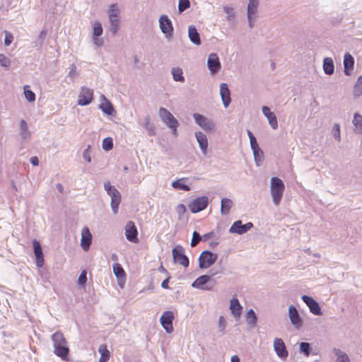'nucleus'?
Masks as SVG:
<instances>
[{
    "instance_id": "1",
    "label": "nucleus",
    "mask_w": 362,
    "mask_h": 362,
    "mask_svg": "<svg viewBox=\"0 0 362 362\" xmlns=\"http://www.w3.org/2000/svg\"><path fill=\"white\" fill-rule=\"evenodd\" d=\"M51 338L53 342L54 353L64 361H68L69 348L64 334L61 332H56Z\"/></svg>"
},
{
    "instance_id": "2",
    "label": "nucleus",
    "mask_w": 362,
    "mask_h": 362,
    "mask_svg": "<svg viewBox=\"0 0 362 362\" xmlns=\"http://www.w3.org/2000/svg\"><path fill=\"white\" fill-rule=\"evenodd\" d=\"M120 10L117 4H112L109 6L107 14L110 23L109 30L115 35L120 28Z\"/></svg>"
},
{
    "instance_id": "3",
    "label": "nucleus",
    "mask_w": 362,
    "mask_h": 362,
    "mask_svg": "<svg viewBox=\"0 0 362 362\" xmlns=\"http://www.w3.org/2000/svg\"><path fill=\"white\" fill-rule=\"evenodd\" d=\"M284 184L279 177H274L271 179L270 192L272 200L276 206L280 204L284 191Z\"/></svg>"
},
{
    "instance_id": "4",
    "label": "nucleus",
    "mask_w": 362,
    "mask_h": 362,
    "mask_svg": "<svg viewBox=\"0 0 362 362\" xmlns=\"http://www.w3.org/2000/svg\"><path fill=\"white\" fill-rule=\"evenodd\" d=\"M104 188L107 194L111 197V208L112 212L116 214L118 212L119 205L121 202V194L112 185L110 181H106L104 183Z\"/></svg>"
},
{
    "instance_id": "5",
    "label": "nucleus",
    "mask_w": 362,
    "mask_h": 362,
    "mask_svg": "<svg viewBox=\"0 0 362 362\" xmlns=\"http://www.w3.org/2000/svg\"><path fill=\"white\" fill-rule=\"evenodd\" d=\"M218 257V255L212 253L210 251L205 250L201 253L199 257V267L200 269L209 268L215 263Z\"/></svg>"
},
{
    "instance_id": "6",
    "label": "nucleus",
    "mask_w": 362,
    "mask_h": 362,
    "mask_svg": "<svg viewBox=\"0 0 362 362\" xmlns=\"http://www.w3.org/2000/svg\"><path fill=\"white\" fill-rule=\"evenodd\" d=\"M173 260L184 267L187 268L189 266V259L185 255V249L182 246L178 245L175 246L172 251Z\"/></svg>"
},
{
    "instance_id": "7",
    "label": "nucleus",
    "mask_w": 362,
    "mask_h": 362,
    "mask_svg": "<svg viewBox=\"0 0 362 362\" xmlns=\"http://www.w3.org/2000/svg\"><path fill=\"white\" fill-rule=\"evenodd\" d=\"M158 115L168 127H178L179 122L176 118L165 107H160Z\"/></svg>"
},
{
    "instance_id": "8",
    "label": "nucleus",
    "mask_w": 362,
    "mask_h": 362,
    "mask_svg": "<svg viewBox=\"0 0 362 362\" xmlns=\"http://www.w3.org/2000/svg\"><path fill=\"white\" fill-rule=\"evenodd\" d=\"M259 4V0H249L247 8V18L248 26L252 28L257 18V8Z\"/></svg>"
},
{
    "instance_id": "9",
    "label": "nucleus",
    "mask_w": 362,
    "mask_h": 362,
    "mask_svg": "<svg viewBox=\"0 0 362 362\" xmlns=\"http://www.w3.org/2000/svg\"><path fill=\"white\" fill-rule=\"evenodd\" d=\"M218 272H214L211 276L209 275H202L198 277L192 284V287L197 288L202 290L209 291L211 290L214 284L209 285V284L211 282V277L214 275H216Z\"/></svg>"
},
{
    "instance_id": "10",
    "label": "nucleus",
    "mask_w": 362,
    "mask_h": 362,
    "mask_svg": "<svg viewBox=\"0 0 362 362\" xmlns=\"http://www.w3.org/2000/svg\"><path fill=\"white\" fill-rule=\"evenodd\" d=\"M193 117L196 124L204 131L211 132L215 129V124L211 119L199 113H194Z\"/></svg>"
},
{
    "instance_id": "11",
    "label": "nucleus",
    "mask_w": 362,
    "mask_h": 362,
    "mask_svg": "<svg viewBox=\"0 0 362 362\" xmlns=\"http://www.w3.org/2000/svg\"><path fill=\"white\" fill-rule=\"evenodd\" d=\"M92 28H93V33H92L93 42L97 47H100L104 44L103 39L99 38V37L101 36L103 33L102 24L99 21H95L92 24Z\"/></svg>"
},
{
    "instance_id": "12",
    "label": "nucleus",
    "mask_w": 362,
    "mask_h": 362,
    "mask_svg": "<svg viewBox=\"0 0 362 362\" xmlns=\"http://www.w3.org/2000/svg\"><path fill=\"white\" fill-rule=\"evenodd\" d=\"M159 27L167 38L172 37L173 27L170 19L166 15H161L159 18Z\"/></svg>"
},
{
    "instance_id": "13",
    "label": "nucleus",
    "mask_w": 362,
    "mask_h": 362,
    "mask_svg": "<svg viewBox=\"0 0 362 362\" xmlns=\"http://www.w3.org/2000/svg\"><path fill=\"white\" fill-rule=\"evenodd\" d=\"M93 98V90L86 86H82L78 95V104L81 106L88 105Z\"/></svg>"
},
{
    "instance_id": "14",
    "label": "nucleus",
    "mask_w": 362,
    "mask_h": 362,
    "mask_svg": "<svg viewBox=\"0 0 362 362\" xmlns=\"http://www.w3.org/2000/svg\"><path fill=\"white\" fill-rule=\"evenodd\" d=\"M273 346L274 350L279 358L282 360L287 358L288 351L286 349V346L282 339L278 337L274 338Z\"/></svg>"
},
{
    "instance_id": "15",
    "label": "nucleus",
    "mask_w": 362,
    "mask_h": 362,
    "mask_svg": "<svg viewBox=\"0 0 362 362\" xmlns=\"http://www.w3.org/2000/svg\"><path fill=\"white\" fill-rule=\"evenodd\" d=\"M208 197L203 196L194 199L189 204V208L192 213H198L207 207Z\"/></svg>"
},
{
    "instance_id": "16",
    "label": "nucleus",
    "mask_w": 362,
    "mask_h": 362,
    "mask_svg": "<svg viewBox=\"0 0 362 362\" xmlns=\"http://www.w3.org/2000/svg\"><path fill=\"white\" fill-rule=\"evenodd\" d=\"M301 299L308 305L310 311L315 315H321L322 314L319 303L312 297L303 295Z\"/></svg>"
},
{
    "instance_id": "17",
    "label": "nucleus",
    "mask_w": 362,
    "mask_h": 362,
    "mask_svg": "<svg viewBox=\"0 0 362 362\" xmlns=\"http://www.w3.org/2000/svg\"><path fill=\"white\" fill-rule=\"evenodd\" d=\"M174 315L171 311H165L160 317V323L163 329L168 332L171 333L173 331V320Z\"/></svg>"
},
{
    "instance_id": "18",
    "label": "nucleus",
    "mask_w": 362,
    "mask_h": 362,
    "mask_svg": "<svg viewBox=\"0 0 362 362\" xmlns=\"http://www.w3.org/2000/svg\"><path fill=\"white\" fill-rule=\"evenodd\" d=\"M253 227V223L248 222L246 224H242L241 221H237L233 223L229 229L231 233L244 234Z\"/></svg>"
},
{
    "instance_id": "19",
    "label": "nucleus",
    "mask_w": 362,
    "mask_h": 362,
    "mask_svg": "<svg viewBox=\"0 0 362 362\" xmlns=\"http://www.w3.org/2000/svg\"><path fill=\"white\" fill-rule=\"evenodd\" d=\"M207 66L211 74H216L221 69V65L217 54L212 53L209 55Z\"/></svg>"
},
{
    "instance_id": "20",
    "label": "nucleus",
    "mask_w": 362,
    "mask_h": 362,
    "mask_svg": "<svg viewBox=\"0 0 362 362\" xmlns=\"http://www.w3.org/2000/svg\"><path fill=\"white\" fill-rule=\"evenodd\" d=\"M138 231L134 223L132 221H128L125 226V235L127 239L132 243H138Z\"/></svg>"
},
{
    "instance_id": "21",
    "label": "nucleus",
    "mask_w": 362,
    "mask_h": 362,
    "mask_svg": "<svg viewBox=\"0 0 362 362\" xmlns=\"http://www.w3.org/2000/svg\"><path fill=\"white\" fill-rule=\"evenodd\" d=\"M288 317L293 325L296 328H300L303 325V321L299 313L293 305L288 307Z\"/></svg>"
},
{
    "instance_id": "22",
    "label": "nucleus",
    "mask_w": 362,
    "mask_h": 362,
    "mask_svg": "<svg viewBox=\"0 0 362 362\" xmlns=\"http://www.w3.org/2000/svg\"><path fill=\"white\" fill-rule=\"evenodd\" d=\"M92 234L88 227H83L81 231V245L84 251H88L92 242Z\"/></svg>"
},
{
    "instance_id": "23",
    "label": "nucleus",
    "mask_w": 362,
    "mask_h": 362,
    "mask_svg": "<svg viewBox=\"0 0 362 362\" xmlns=\"http://www.w3.org/2000/svg\"><path fill=\"white\" fill-rule=\"evenodd\" d=\"M220 95L224 107L226 108L228 107L231 102L230 92L228 88V84L222 83L220 85Z\"/></svg>"
},
{
    "instance_id": "24",
    "label": "nucleus",
    "mask_w": 362,
    "mask_h": 362,
    "mask_svg": "<svg viewBox=\"0 0 362 362\" xmlns=\"http://www.w3.org/2000/svg\"><path fill=\"white\" fill-rule=\"evenodd\" d=\"M33 250L35 256L36 265L37 267L40 268L44 264V256L41 245L36 240H34L33 241Z\"/></svg>"
},
{
    "instance_id": "25",
    "label": "nucleus",
    "mask_w": 362,
    "mask_h": 362,
    "mask_svg": "<svg viewBox=\"0 0 362 362\" xmlns=\"http://www.w3.org/2000/svg\"><path fill=\"white\" fill-rule=\"evenodd\" d=\"M263 115L268 119V122L273 129H276L278 127V122L275 114L270 111V109L267 106H263L262 107Z\"/></svg>"
},
{
    "instance_id": "26",
    "label": "nucleus",
    "mask_w": 362,
    "mask_h": 362,
    "mask_svg": "<svg viewBox=\"0 0 362 362\" xmlns=\"http://www.w3.org/2000/svg\"><path fill=\"white\" fill-rule=\"evenodd\" d=\"M195 137L203 155H206L209 146L206 136L202 132H195Z\"/></svg>"
},
{
    "instance_id": "27",
    "label": "nucleus",
    "mask_w": 362,
    "mask_h": 362,
    "mask_svg": "<svg viewBox=\"0 0 362 362\" xmlns=\"http://www.w3.org/2000/svg\"><path fill=\"white\" fill-rule=\"evenodd\" d=\"M354 59L351 54L346 52L344 57V74L346 76L351 75V71L354 68Z\"/></svg>"
},
{
    "instance_id": "28",
    "label": "nucleus",
    "mask_w": 362,
    "mask_h": 362,
    "mask_svg": "<svg viewBox=\"0 0 362 362\" xmlns=\"http://www.w3.org/2000/svg\"><path fill=\"white\" fill-rule=\"evenodd\" d=\"M188 37H189L190 41L193 44H194L196 45H201L202 42H201L199 34L196 27L193 25H190L188 27Z\"/></svg>"
},
{
    "instance_id": "29",
    "label": "nucleus",
    "mask_w": 362,
    "mask_h": 362,
    "mask_svg": "<svg viewBox=\"0 0 362 362\" xmlns=\"http://www.w3.org/2000/svg\"><path fill=\"white\" fill-rule=\"evenodd\" d=\"M230 309L235 318H239L241 315L242 306L236 298H233L230 301Z\"/></svg>"
},
{
    "instance_id": "30",
    "label": "nucleus",
    "mask_w": 362,
    "mask_h": 362,
    "mask_svg": "<svg viewBox=\"0 0 362 362\" xmlns=\"http://www.w3.org/2000/svg\"><path fill=\"white\" fill-rule=\"evenodd\" d=\"M19 134L23 141H27L31 136L30 132L28 129V124L24 119H21L20 122Z\"/></svg>"
},
{
    "instance_id": "31",
    "label": "nucleus",
    "mask_w": 362,
    "mask_h": 362,
    "mask_svg": "<svg viewBox=\"0 0 362 362\" xmlns=\"http://www.w3.org/2000/svg\"><path fill=\"white\" fill-rule=\"evenodd\" d=\"M101 99L103 100L100 105V108L107 115H112L115 111L114 107L109 100H107L104 95H101Z\"/></svg>"
},
{
    "instance_id": "32",
    "label": "nucleus",
    "mask_w": 362,
    "mask_h": 362,
    "mask_svg": "<svg viewBox=\"0 0 362 362\" xmlns=\"http://www.w3.org/2000/svg\"><path fill=\"white\" fill-rule=\"evenodd\" d=\"M354 125V131L356 134H362V115L358 113H355L352 121Z\"/></svg>"
},
{
    "instance_id": "33",
    "label": "nucleus",
    "mask_w": 362,
    "mask_h": 362,
    "mask_svg": "<svg viewBox=\"0 0 362 362\" xmlns=\"http://www.w3.org/2000/svg\"><path fill=\"white\" fill-rule=\"evenodd\" d=\"M323 70L327 75H332L334 71V65L332 58L325 57L323 60Z\"/></svg>"
},
{
    "instance_id": "34",
    "label": "nucleus",
    "mask_w": 362,
    "mask_h": 362,
    "mask_svg": "<svg viewBox=\"0 0 362 362\" xmlns=\"http://www.w3.org/2000/svg\"><path fill=\"white\" fill-rule=\"evenodd\" d=\"M98 352L100 354L99 362H107L110 357V353L107 348V345L105 344L100 345Z\"/></svg>"
},
{
    "instance_id": "35",
    "label": "nucleus",
    "mask_w": 362,
    "mask_h": 362,
    "mask_svg": "<svg viewBox=\"0 0 362 362\" xmlns=\"http://www.w3.org/2000/svg\"><path fill=\"white\" fill-rule=\"evenodd\" d=\"M173 78L175 81L183 83L185 77L183 76V71L180 67H173L171 69Z\"/></svg>"
},
{
    "instance_id": "36",
    "label": "nucleus",
    "mask_w": 362,
    "mask_h": 362,
    "mask_svg": "<svg viewBox=\"0 0 362 362\" xmlns=\"http://www.w3.org/2000/svg\"><path fill=\"white\" fill-rule=\"evenodd\" d=\"M336 356V362H350L349 356L339 349L334 348L332 350Z\"/></svg>"
},
{
    "instance_id": "37",
    "label": "nucleus",
    "mask_w": 362,
    "mask_h": 362,
    "mask_svg": "<svg viewBox=\"0 0 362 362\" xmlns=\"http://www.w3.org/2000/svg\"><path fill=\"white\" fill-rule=\"evenodd\" d=\"M221 213L223 215L228 214L230 211V208L233 206V201L228 198H223L221 199Z\"/></svg>"
},
{
    "instance_id": "38",
    "label": "nucleus",
    "mask_w": 362,
    "mask_h": 362,
    "mask_svg": "<svg viewBox=\"0 0 362 362\" xmlns=\"http://www.w3.org/2000/svg\"><path fill=\"white\" fill-rule=\"evenodd\" d=\"M142 125L147 131L148 135H150V136L156 135V129H155L154 126L151 123V118L149 116H147L144 119Z\"/></svg>"
},
{
    "instance_id": "39",
    "label": "nucleus",
    "mask_w": 362,
    "mask_h": 362,
    "mask_svg": "<svg viewBox=\"0 0 362 362\" xmlns=\"http://www.w3.org/2000/svg\"><path fill=\"white\" fill-rule=\"evenodd\" d=\"M186 178H180L179 180H177L174 181L172 183V187L176 189H180L184 191H189L190 188L185 183V180Z\"/></svg>"
},
{
    "instance_id": "40",
    "label": "nucleus",
    "mask_w": 362,
    "mask_h": 362,
    "mask_svg": "<svg viewBox=\"0 0 362 362\" xmlns=\"http://www.w3.org/2000/svg\"><path fill=\"white\" fill-rule=\"evenodd\" d=\"M245 318H246L247 323L250 327H254L255 325H256V324L257 322V317L256 316L255 313L254 312V310L252 309H250L247 312Z\"/></svg>"
},
{
    "instance_id": "41",
    "label": "nucleus",
    "mask_w": 362,
    "mask_h": 362,
    "mask_svg": "<svg viewBox=\"0 0 362 362\" xmlns=\"http://www.w3.org/2000/svg\"><path fill=\"white\" fill-rule=\"evenodd\" d=\"M353 94L355 98L362 95V76H360L354 84Z\"/></svg>"
},
{
    "instance_id": "42",
    "label": "nucleus",
    "mask_w": 362,
    "mask_h": 362,
    "mask_svg": "<svg viewBox=\"0 0 362 362\" xmlns=\"http://www.w3.org/2000/svg\"><path fill=\"white\" fill-rule=\"evenodd\" d=\"M223 11L226 13V19L228 22H233L235 20V13L233 7L224 6Z\"/></svg>"
},
{
    "instance_id": "43",
    "label": "nucleus",
    "mask_w": 362,
    "mask_h": 362,
    "mask_svg": "<svg viewBox=\"0 0 362 362\" xmlns=\"http://www.w3.org/2000/svg\"><path fill=\"white\" fill-rule=\"evenodd\" d=\"M255 163L259 166L264 160V153L260 148L252 151Z\"/></svg>"
},
{
    "instance_id": "44",
    "label": "nucleus",
    "mask_w": 362,
    "mask_h": 362,
    "mask_svg": "<svg viewBox=\"0 0 362 362\" xmlns=\"http://www.w3.org/2000/svg\"><path fill=\"white\" fill-rule=\"evenodd\" d=\"M300 352L303 354L305 356H309L311 352L310 344L308 342H300L299 344Z\"/></svg>"
},
{
    "instance_id": "45",
    "label": "nucleus",
    "mask_w": 362,
    "mask_h": 362,
    "mask_svg": "<svg viewBox=\"0 0 362 362\" xmlns=\"http://www.w3.org/2000/svg\"><path fill=\"white\" fill-rule=\"evenodd\" d=\"M332 133L335 140L339 142L341 141V132L340 125L339 123H335L333 125Z\"/></svg>"
},
{
    "instance_id": "46",
    "label": "nucleus",
    "mask_w": 362,
    "mask_h": 362,
    "mask_svg": "<svg viewBox=\"0 0 362 362\" xmlns=\"http://www.w3.org/2000/svg\"><path fill=\"white\" fill-rule=\"evenodd\" d=\"M102 147L105 151H110L113 148V141L112 139L110 137H107L103 139Z\"/></svg>"
},
{
    "instance_id": "47",
    "label": "nucleus",
    "mask_w": 362,
    "mask_h": 362,
    "mask_svg": "<svg viewBox=\"0 0 362 362\" xmlns=\"http://www.w3.org/2000/svg\"><path fill=\"white\" fill-rule=\"evenodd\" d=\"M79 76V73L76 70V66L72 64L69 66V71L68 74V76L71 79V81L74 82V79Z\"/></svg>"
},
{
    "instance_id": "48",
    "label": "nucleus",
    "mask_w": 362,
    "mask_h": 362,
    "mask_svg": "<svg viewBox=\"0 0 362 362\" xmlns=\"http://www.w3.org/2000/svg\"><path fill=\"white\" fill-rule=\"evenodd\" d=\"M201 240H202V236H201L197 231H194L190 243L191 247H196Z\"/></svg>"
},
{
    "instance_id": "49",
    "label": "nucleus",
    "mask_w": 362,
    "mask_h": 362,
    "mask_svg": "<svg viewBox=\"0 0 362 362\" xmlns=\"http://www.w3.org/2000/svg\"><path fill=\"white\" fill-rule=\"evenodd\" d=\"M226 327V321L223 316H220L218 318V332L221 335H224L226 333L225 329Z\"/></svg>"
},
{
    "instance_id": "50",
    "label": "nucleus",
    "mask_w": 362,
    "mask_h": 362,
    "mask_svg": "<svg viewBox=\"0 0 362 362\" xmlns=\"http://www.w3.org/2000/svg\"><path fill=\"white\" fill-rule=\"evenodd\" d=\"M190 6L189 0H179L178 11L180 13L183 12Z\"/></svg>"
},
{
    "instance_id": "51",
    "label": "nucleus",
    "mask_w": 362,
    "mask_h": 362,
    "mask_svg": "<svg viewBox=\"0 0 362 362\" xmlns=\"http://www.w3.org/2000/svg\"><path fill=\"white\" fill-rule=\"evenodd\" d=\"M113 272H114L115 276L118 278L122 277L124 276V271L119 264H117L113 266Z\"/></svg>"
},
{
    "instance_id": "52",
    "label": "nucleus",
    "mask_w": 362,
    "mask_h": 362,
    "mask_svg": "<svg viewBox=\"0 0 362 362\" xmlns=\"http://www.w3.org/2000/svg\"><path fill=\"white\" fill-rule=\"evenodd\" d=\"M24 95L28 102H34L35 100V94L30 90L24 88Z\"/></svg>"
},
{
    "instance_id": "53",
    "label": "nucleus",
    "mask_w": 362,
    "mask_h": 362,
    "mask_svg": "<svg viewBox=\"0 0 362 362\" xmlns=\"http://www.w3.org/2000/svg\"><path fill=\"white\" fill-rule=\"evenodd\" d=\"M87 272L86 270H83L78 277V284L81 286H84L86 283V281H87Z\"/></svg>"
},
{
    "instance_id": "54",
    "label": "nucleus",
    "mask_w": 362,
    "mask_h": 362,
    "mask_svg": "<svg viewBox=\"0 0 362 362\" xmlns=\"http://www.w3.org/2000/svg\"><path fill=\"white\" fill-rule=\"evenodd\" d=\"M186 211V207L184 204H180L176 207V212L178 214V218L180 220Z\"/></svg>"
},
{
    "instance_id": "55",
    "label": "nucleus",
    "mask_w": 362,
    "mask_h": 362,
    "mask_svg": "<svg viewBox=\"0 0 362 362\" xmlns=\"http://www.w3.org/2000/svg\"><path fill=\"white\" fill-rule=\"evenodd\" d=\"M11 64V60L4 54H0V64L4 67H8Z\"/></svg>"
},
{
    "instance_id": "56",
    "label": "nucleus",
    "mask_w": 362,
    "mask_h": 362,
    "mask_svg": "<svg viewBox=\"0 0 362 362\" xmlns=\"http://www.w3.org/2000/svg\"><path fill=\"white\" fill-rule=\"evenodd\" d=\"M90 145H88L87 148H86L83 152V158L87 160L88 163L91 161V156H90Z\"/></svg>"
},
{
    "instance_id": "57",
    "label": "nucleus",
    "mask_w": 362,
    "mask_h": 362,
    "mask_svg": "<svg viewBox=\"0 0 362 362\" xmlns=\"http://www.w3.org/2000/svg\"><path fill=\"white\" fill-rule=\"evenodd\" d=\"M13 40V35L10 33L6 32L5 39H4L5 45L6 46L10 45L11 44Z\"/></svg>"
},
{
    "instance_id": "58",
    "label": "nucleus",
    "mask_w": 362,
    "mask_h": 362,
    "mask_svg": "<svg viewBox=\"0 0 362 362\" xmlns=\"http://www.w3.org/2000/svg\"><path fill=\"white\" fill-rule=\"evenodd\" d=\"M250 147L252 151L255 150V149L258 150V148H259L255 137L252 138L250 140Z\"/></svg>"
},
{
    "instance_id": "59",
    "label": "nucleus",
    "mask_w": 362,
    "mask_h": 362,
    "mask_svg": "<svg viewBox=\"0 0 362 362\" xmlns=\"http://www.w3.org/2000/svg\"><path fill=\"white\" fill-rule=\"evenodd\" d=\"M47 35V30H42L39 34L40 45L42 46Z\"/></svg>"
},
{
    "instance_id": "60",
    "label": "nucleus",
    "mask_w": 362,
    "mask_h": 362,
    "mask_svg": "<svg viewBox=\"0 0 362 362\" xmlns=\"http://www.w3.org/2000/svg\"><path fill=\"white\" fill-rule=\"evenodd\" d=\"M214 235V233L213 231L207 233L202 235V240L203 241H207L209 239L211 238Z\"/></svg>"
},
{
    "instance_id": "61",
    "label": "nucleus",
    "mask_w": 362,
    "mask_h": 362,
    "mask_svg": "<svg viewBox=\"0 0 362 362\" xmlns=\"http://www.w3.org/2000/svg\"><path fill=\"white\" fill-rule=\"evenodd\" d=\"M30 163H31L33 165H35V166L38 165V164H39V160H38L37 157H36V156H33V157H32V158H30Z\"/></svg>"
},
{
    "instance_id": "62",
    "label": "nucleus",
    "mask_w": 362,
    "mask_h": 362,
    "mask_svg": "<svg viewBox=\"0 0 362 362\" xmlns=\"http://www.w3.org/2000/svg\"><path fill=\"white\" fill-rule=\"evenodd\" d=\"M169 279H170V277H168L166 279H165L164 281H163V282L161 284V286L163 288H169V286H168Z\"/></svg>"
},
{
    "instance_id": "63",
    "label": "nucleus",
    "mask_w": 362,
    "mask_h": 362,
    "mask_svg": "<svg viewBox=\"0 0 362 362\" xmlns=\"http://www.w3.org/2000/svg\"><path fill=\"white\" fill-rule=\"evenodd\" d=\"M230 361L231 362H240V358L237 355L232 356L231 358H230Z\"/></svg>"
},
{
    "instance_id": "64",
    "label": "nucleus",
    "mask_w": 362,
    "mask_h": 362,
    "mask_svg": "<svg viewBox=\"0 0 362 362\" xmlns=\"http://www.w3.org/2000/svg\"><path fill=\"white\" fill-rule=\"evenodd\" d=\"M56 187H57V189H58V191L59 192H61V193L63 192L64 187H63V185L62 184L58 183V184H57Z\"/></svg>"
}]
</instances>
